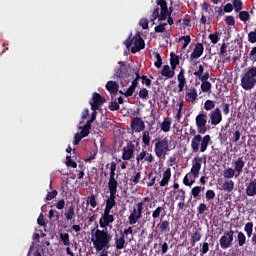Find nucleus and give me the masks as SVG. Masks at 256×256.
Wrapping results in <instances>:
<instances>
[{"mask_svg": "<svg viewBox=\"0 0 256 256\" xmlns=\"http://www.w3.org/2000/svg\"><path fill=\"white\" fill-rule=\"evenodd\" d=\"M205 197L207 201H213L215 199V191L214 190H207L205 193Z\"/></svg>", "mask_w": 256, "mask_h": 256, "instance_id": "e2e57ef3", "label": "nucleus"}, {"mask_svg": "<svg viewBox=\"0 0 256 256\" xmlns=\"http://www.w3.org/2000/svg\"><path fill=\"white\" fill-rule=\"evenodd\" d=\"M250 18L249 12L247 11H241L239 12V19L240 21H247Z\"/></svg>", "mask_w": 256, "mask_h": 256, "instance_id": "0e129e2a", "label": "nucleus"}, {"mask_svg": "<svg viewBox=\"0 0 256 256\" xmlns=\"http://www.w3.org/2000/svg\"><path fill=\"white\" fill-rule=\"evenodd\" d=\"M64 217L67 219V221H73V219L76 217L75 206L71 205L70 207L66 208Z\"/></svg>", "mask_w": 256, "mask_h": 256, "instance_id": "a878e982", "label": "nucleus"}, {"mask_svg": "<svg viewBox=\"0 0 256 256\" xmlns=\"http://www.w3.org/2000/svg\"><path fill=\"white\" fill-rule=\"evenodd\" d=\"M197 89L195 88H190L187 92H186V101H191V103H194V101L197 100Z\"/></svg>", "mask_w": 256, "mask_h": 256, "instance_id": "cd10ccee", "label": "nucleus"}, {"mask_svg": "<svg viewBox=\"0 0 256 256\" xmlns=\"http://www.w3.org/2000/svg\"><path fill=\"white\" fill-rule=\"evenodd\" d=\"M197 211H198L199 215H203L205 213V211H209V208L207 207V204L201 203L197 207Z\"/></svg>", "mask_w": 256, "mask_h": 256, "instance_id": "052dcab7", "label": "nucleus"}, {"mask_svg": "<svg viewBox=\"0 0 256 256\" xmlns=\"http://www.w3.org/2000/svg\"><path fill=\"white\" fill-rule=\"evenodd\" d=\"M225 23H226V25H228V27H233V25H235V17L226 16L225 17Z\"/></svg>", "mask_w": 256, "mask_h": 256, "instance_id": "69168bd1", "label": "nucleus"}, {"mask_svg": "<svg viewBox=\"0 0 256 256\" xmlns=\"http://www.w3.org/2000/svg\"><path fill=\"white\" fill-rule=\"evenodd\" d=\"M162 77H167L168 79H173L175 77V71H171V67L169 65H164L161 70Z\"/></svg>", "mask_w": 256, "mask_h": 256, "instance_id": "bb28decb", "label": "nucleus"}, {"mask_svg": "<svg viewBox=\"0 0 256 256\" xmlns=\"http://www.w3.org/2000/svg\"><path fill=\"white\" fill-rule=\"evenodd\" d=\"M211 87H213L211 82L204 81L201 83L200 89H201L202 93H211Z\"/></svg>", "mask_w": 256, "mask_h": 256, "instance_id": "c9c22d12", "label": "nucleus"}, {"mask_svg": "<svg viewBox=\"0 0 256 256\" xmlns=\"http://www.w3.org/2000/svg\"><path fill=\"white\" fill-rule=\"evenodd\" d=\"M176 193H177L176 196H175L176 201L179 200V199H180V201H185V199H186L185 190L178 189L176 191Z\"/></svg>", "mask_w": 256, "mask_h": 256, "instance_id": "de8ad7c7", "label": "nucleus"}, {"mask_svg": "<svg viewBox=\"0 0 256 256\" xmlns=\"http://www.w3.org/2000/svg\"><path fill=\"white\" fill-rule=\"evenodd\" d=\"M208 38L210 39L211 43H213V45H217V43H219L220 38L218 32L210 34Z\"/></svg>", "mask_w": 256, "mask_h": 256, "instance_id": "603ef678", "label": "nucleus"}, {"mask_svg": "<svg viewBox=\"0 0 256 256\" xmlns=\"http://www.w3.org/2000/svg\"><path fill=\"white\" fill-rule=\"evenodd\" d=\"M178 93H181L185 89V85H187V78H185V69H181L178 76Z\"/></svg>", "mask_w": 256, "mask_h": 256, "instance_id": "a211bd4d", "label": "nucleus"}, {"mask_svg": "<svg viewBox=\"0 0 256 256\" xmlns=\"http://www.w3.org/2000/svg\"><path fill=\"white\" fill-rule=\"evenodd\" d=\"M247 243V236H245V233L243 232H238L237 233V244L238 247H243Z\"/></svg>", "mask_w": 256, "mask_h": 256, "instance_id": "473e14b6", "label": "nucleus"}, {"mask_svg": "<svg viewBox=\"0 0 256 256\" xmlns=\"http://www.w3.org/2000/svg\"><path fill=\"white\" fill-rule=\"evenodd\" d=\"M203 163V158L202 157H195L192 160V168H191V172H193L194 174L199 175V171H201V165Z\"/></svg>", "mask_w": 256, "mask_h": 256, "instance_id": "4be33fe9", "label": "nucleus"}, {"mask_svg": "<svg viewBox=\"0 0 256 256\" xmlns=\"http://www.w3.org/2000/svg\"><path fill=\"white\" fill-rule=\"evenodd\" d=\"M165 27H167V23H161L154 28L155 33H165Z\"/></svg>", "mask_w": 256, "mask_h": 256, "instance_id": "13d9d810", "label": "nucleus"}, {"mask_svg": "<svg viewBox=\"0 0 256 256\" xmlns=\"http://www.w3.org/2000/svg\"><path fill=\"white\" fill-rule=\"evenodd\" d=\"M156 4L157 6L152 11L150 18V23H152V25H155V20L166 21L169 16V8L166 0H157Z\"/></svg>", "mask_w": 256, "mask_h": 256, "instance_id": "f03ea898", "label": "nucleus"}, {"mask_svg": "<svg viewBox=\"0 0 256 256\" xmlns=\"http://www.w3.org/2000/svg\"><path fill=\"white\" fill-rule=\"evenodd\" d=\"M135 155V144L128 142L127 145L122 149L123 161H131Z\"/></svg>", "mask_w": 256, "mask_h": 256, "instance_id": "1a4fd4ad", "label": "nucleus"}, {"mask_svg": "<svg viewBox=\"0 0 256 256\" xmlns=\"http://www.w3.org/2000/svg\"><path fill=\"white\" fill-rule=\"evenodd\" d=\"M244 231L247 237H251L253 235V222H248L244 226Z\"/></svg>", "mask_w": 256, "mask_h": 256, "instance_id": "79ce46f5", "label": "nucleus"}, {"mask_svg": "<svg viewBox=\"0 0 256 256\" xmlns=\"http://www.w3.org/2000/svg\"><path fill=\"white\" fill-rule=\"evenodd\" d=\"M138 95L140 99L147 101V99H149V90H147V88H141Z\"/></svg>", "mask_w": 256, "mask_h": 256, "instance_id": "a18cd8bd", "label": "nucleus"}, {"mask_svg": "<svg viewBox=\"0 0 256 256\" xmlns=\"http://www.w3.org/2000/svg\"><path fill=\"white\" fill-rule=\"evenodd\" d=\"M60 240L66 248L67 255L75 256L69 247L71 245V240L69 238V233H60Z\"/></svg>", "mask_w": 256, "mask_h": 256, "instance_id": "f3484780", "label": "nucleus"}, {"mask_svg": "<svg viewBox=\"0 0 256 256\" xmlns=\"http://www.w3.org/2000/svg\"><path fill=\"white\" fill-rule=\"evenodd\" d=\"M147 156V150H142L139 154H137L136 156V161H137V165H139V163H141V161H145V158Z\"/></svg>", "mask_w": 256, "mask_h": 256, "instance_id": "8fccbe9b", "label": "nucleus"}, {"mask_svg": "<svg viewBox=\"0 0 256 256\" xmlns=\"http://www.w3.org/2000/svg\"><path fill=\"white\" fill-rule=\"evenodd\" d=\"M235 173H237V172L233 168L225 169L224 173H223L224 179H233L235 177Z\"/></svg>", "mask_w": 256, "mask_h": 256, "instance_id": "ea45409f", "label": "nucleus"}, {"mask_svg": "<svg viewBox=\"0 0 256 256\" xmlns=\"http://www.w3.org/2000/svg\"><path fill=\"white\" fill-rule=\"evenodd\" d=\"M196 127L200 135H205L207 133V114L199 113L196 118Z\"/></svg>", "mask_w": 256, "mask_h": 256, "instance_id": "6e6552de", "label": "nucleus"}, {"mask_svg": "<svg viewBox=\"0 0 256 256\" xmlns=\"http://www.w3.org/2000/svg\"><path fill=\"white\" fill-rule=\"evenodd\" d=\"M154 65L157 69H161V66L163 65V58H161V54H156V61L154 62Z\"/></svg>", "mask_w": 256, "mask_h": 256, "instance_id": "4d7b16f0", "label": "nucleus"}, {"mask_svg": "<svg viewBox=\"0 0 256 256\" xmlns=\"http://www.w3.org/2000/svg\"><path fill=\"white\" fill-rule=\"evenodd\" d=\"M241 87L244 91L255 89L256 85V66L248 67L241 77Z\"/></svg>", "mask_w": 256, "mask_h": 256, "instance_id": "20e7f679", "label": "nucleus"}, {"mask_svg": "<svg viewBox=\"0 0 256 256\" xmlns=\"http://www.w3.org/2000/svg\"><path fill=\"white\" fill-rule=\"evenodd\" d=\"M233 189H235V182H233V180H225L222 184V191L226 193H231Z\"/></svg>", "mask_w": 256, "mask_h": 256, "instance_id": "c85d7f7f", "label": "nucleus"}, {"mask_svg": "<svg viewBox=\"0 0 256 256\" xmlns=\"http://www.w3.org/2000/svg\"><path fill=\"white\" fill-rule=\"evenodd\" d=\"M142 143L145 145V147H149V145H151V135L147 130L143 132Z\"/></svg>", "mask_w": 256, "mask_h": 256, "instance_id": "4c0bfd02", "label": "nucleus"}, {"mask_svg": "<svg viewBox=\"0 0 256 256\" xmlns=\"http://www.w3.org/2000/svg\"><path fill=\"white\" fill-rule=\"evenodd\" d=\"M66 165L67 167H72V169H77V162L71 159V156L66 157Z\"/></svg>", "mask_w": 256, "mask_h": 256, "instance_id": "6e6d98bb", "label": "nucleus"}, {"mask_svg": "<svg viewBox=\"0 0 256 256\" xmlns=\"http://www.w3.org/2000/svg\"><path fill=\"white\" fill-rule=\"evenodd\" d=\"M152 217H153V219H159V217H161V219H163V217H165V208H163L162 206H158L152 212Z\"/></svg>", "mask_w": 256, "mask_h": 256, "instance_id": "c756f323", "label": "nucleus"}, {"mask_svg": "<svg viewBox=\"0 0 256 256\" xmlns=\"http://www.w3.org/2000/svg\"><path fill=\"white\" fill-rule=\"evenodd\" d=\"M233 7H234V11L236 13H239V11H241L243 9V1H241V0H234L233 1Z\"/></svg>", "mask_w": 256, "mask_h": 256, "instance_id": "49530a36", "label": "nucleus"}, {"mask_svg": "<svg viewBox=\"0 0 256 256\" xmlns=\"http://www.w3.org/2000/svg\"><path fill=\"white\" fill-rule=\"evenodd\" d=\"M170 64L179 65V56L174 52L170 53Z\"/></svg>", "mask_w": 256, "mask_h": 256, "instance_id": "5fc2aeb1", "label": "nucleus"}, {"mask_svg": "<svg viewBox=\"0 0 256 256\" xmlns=\"http://www.w3.org/2000/svg\"><path fill=\"white\" fill-rule=\"evenodd\" d=\"M248 59L252 61V63H256V46L251 49Z\"/></svg>", "mask_w": 256, "mask_h": 256, "instance_id": "680f3d73", "label": "nucleus"}, {"mask_svg": "<svg viewBox=\"0 0 256 256\" xmlns=\"http://www.w3.org/2000/svg\"><path fill=\"white\" fill-rule=\"evenodd\" d=\"M115 222V216L113 214H102L99 225L101 229H105V227H109L111 223Z\"/></svg>", "mask_w": 256, "mask_h": 256, "instance_id": "4468645a", "label": "nucleus"}, {"mask_svg": "<svg viewBox=\"0 0 256 256\" xmlns=\"http://www.w3.org/2000/svg\"><path fill=\"white\" fill-rule=\"evenodd\" d=\"M246 195H247V197H255V195H256V178L250 180V182L246 184Z\"/></svg>", "mask_w": 256, "mask_h": 256, "instance_id": "412c9836", "label": "nucleus"}, {"mask_svg": "<svg viewBox=\"0 0 256 256\" xmlns=\"http://www.w3.org/2000/svg\"><path fill=\"white\" fill-rule=\"evenodd\" d=\"M57 195H58L57 190H53L51 192H48L47 195H46L45 200L46 201H53V199H55V197H57Z\"/></svg>", "mask_w": 256, "mask_h": 256, "instance_id": "bf43d9fd", "label": "nucleus"}, {"mask_svg": "<svg viewBox=\"0 0 256 256\" xmlns=\"http://www.w3.org/2000/svg\"><path fill=\"white\" fill-rule=\"evenodd\" d=\"M130 127L132 129V133H141V131H145V121L141 117H134L131 120Z\"/></svg>", "mask_w": 256, "mask_h": 256, "instance_id": "9d476101", "label": "nucleus"}, {"mask_svg": "<svg viewBox=\"0 0 256 256\" xmlns=\"http://www.w3.org/2000/svg\"><path fill=\"white\" fill-rule=\"evenodd\" d=\"M87 205H90L92 209H95V207H97V198L95 197V194H90L87 197Z\"/></svg>", "mask_w": 256, "mask_h": 256, "instance_id": "a19ab883", "label": "nucleus"}, {"mask_svg": "<svg viewBox=\"0 0 256 256\" xmlns=\"http://www.w3.org/2000/svg\"><path fill=\"white\" fill-rule=\"evenodd\" d=\"M129 225L137 224V208H133L130 216L128 217Z\"/></svg>", "mask_w": 256, "mask_h": 256, "instance_id": "58836bf2", "label": "nucleus"}, {"mask_svg": "<svg viewBox=\"0 0 256 256\" xmlns=\"http://www.w3.org/2000/svg\"><path fill=\"white\" fill-rule=\"evenodd\" d=\"M93 102H90L92 111H99V107L106 103L107 99L101 96L99 93L95 92L92 95Z\"/></svg>", "mask_w": 256, "mask_h": 256, "instance_id": "f8f14e48", "label": "nucleus"}, {"mask_svg": "<svg viewBox=\"0 0 256 256\" xmlns=\"http://www.w3.org/2000/svg\"><path fill=\"white\" fill-rule=\"evenodd\" d=\"M113 236L109 234L107 229L99 230L97 229L95 232V238H92V243L94 245V249L96 251H103L104 249H109V243H111V239Z\"/></svg>", "mask_w": 256, "mask_h": 256, "instance_id": "f257e3e1", "label": "nucleus"}, {"mask_svg": "<svg viewBox=\"0 0 256 256\" xmlns=\"http://www.w3.org/2000/svg\"><path fill=\"white\" fill-rule=\"evenodd\" d=\"M160 129L164 133H169L171 131V118H164V121L162 122Z\"/></svg>", "mask_w": 256, "mask_h": 256, "instance_id": "7c9ffc66", "label": "nucleus"}, {"mask_svg": "<svg viewBox=\"0 0 256 256\" xmlns=\"http://www.w3.org/2000/svg\"><path fill=\"white\" fill-rule=\"evenodd\" d=\"M205 51V46H203V43H196L193 52L190 54V61H195V59H199L203 55V52Z\"/></svg>", "mask_w": 256, "mask_h": 256, "instance_id": "2eb2a0df", "label": "nucleus"}, {"mask_svg": "<svg viewBox=\"0 0 256 256\" xmlns=\"http://www.w3.org/2000/svg\"><path fill=\"white\" fill-rule=\"evenodd\" d=\"M201 228H198L194 233H192L191 238H190V245L191 247H195L199 241H201Z\"/></svg>", "mask_w": 256, "mask_h": 256, "instance_id": "5701e85b", "label": "nucleus"}, {"mask_svg": "<svg viewBox=\"0 0 256 256\" xmlns=\"http://www.w3.org/2000/svg\"><path fill=\"white\" fill-rule=\"evenodd\" d=\"M117 187H119V185L108 186L109 193H110L108 200L115 201V199H117Z\"/></svg>", "mask_w": 256, "mask_h": 256, "instance_id": "2f4dec72", "label": "nucleus"}, {"mask_svg": "<svg viewBox=\"0 0 256 256\" xmlns=\"http://www.w3.org/2000/svg\"><path fill=\"white\" fill-rule=\"evenodd\" d=\"M141 81H142V85H146V87H151V79H149V77H147L146 75H142L141 76Z\"/></svg>", "mask_w": 256, "mask_h": 256, "instance_id": "338daca9", "label": "nucleus"}, {"mask_svg": "<svg viewBox=\"0 0 256 256\" xmlns=\"http://www.w3.org/2000/svg\"><path fill=\"white\" fill-rule=\"evenodd\" d=\"M191 195L194 197V199H197L199 195H201V186H195L191 190Z\"/></svg>", "mask_w": 256, "mask_h": 256, "instance_id": "3c124183", "label": "nucleus"}, {"mask_svg": "<svg viewBox=\"0 0 256 256\" xmlns=\"http://www.w3.org/2000/svg\"><path fill=\"white\" fill-rule=\"evenodd\" d=\"M197 177H199V174L190 171L184 176L183 184L186 185V187H191L195 183Z\"/></svg>", "mask_w": 256, "mask_h": 256, "instance_id": "6ab92c4d", "label": "nucleus"}, {"mask_svg": "<svg viewBox=\"0 0 256 256\" xmlns=\"http://www.w3.org/2000/svg\"><path fill=\"white\" fill-rule=\"evenodd\" d=\"M119 67L114 70V79H119L121 85H123V81H127L131 74H129V67H127V63L120 61L118 62Z\"/></svg>", "mask_w": 256, "mask_h": 256, "instance_id": "423d86ee", "label": "nucleus"}, {"mask_svg": "<svg viewBox=\"0 0 256 256\" xmlns=\"http://www.w3.org/2000/svg\"><path fill=\"white\" fill-rule=\"evenodd\" d=\"M149 182H147V187H153L157 181V176H154L153 172L148 174Z\"/></svg>", "mask_w": 256, "mask_h": 256, "instance_id": "09e8293b", "label": "nucleus"}, {"mask_svg": "<svg viewBox=\"0 0 256 256\" xmlns=\"http://www.w3.org/2000/svg\"><path fill=\"white\" fill-rule=\"evenodd\" d=\"M153 143H155L154 153L156 157L158 159H165L168 151H171V149H169V139L167 137H165L164 139L155 138L153 140Z\"/></svg>", "mask_w": 256, "mask_h": 256, "instance_id": "39448f33", "label": "nucleus"}, {"mask_svg": "<svg viewBox=\"0 0 256 256\" xmlns=\"http://www.w3.org/2000/svg\"><path fill=\"white\" fill-rule=\"evenodd\" d=\"M113 185H119V182L117 181V179H115V171L110 170L108 186H113Z\"/></svg>", "mask_w": 256, "mask_h": 256, "instance_id": "c03bdc74", "label": "nucleus"}, {"mask_svg": "<svg viewBox=\"0 0 256 256\" xmlns=\"http://www.w3.org/2000/svg\"><path fill=\"white\" fill-rule=\"evenodd\" d=\"M169 181H171V168H167L163 172V178L160 181V187H166V185H169Z\"/></svg>", "mask_w": 256, "mask_h": 256, "instance_id": "b1692460", "label": "nucleus"}, {"mask_svg": "<svg viewBox=\"0 0 256 256\" xmlns=\"http://www.w3.org/2000/svg\"><path fill=\"white\" fill-rule=\"evenodd\" d=\"M204 109L205 111H213V109L215 110V101L206 100L204 103Z\"/></svg>", "mask_w": 256, "mask_h": 256, "instance_id": "37998d69", "label": "nucleus"}, {"mask_svg": "<svg viewBox=\"0 0 256 256\" xmlns=\"http://www.w3.org/2000/svg\"><path fill=\"white\" fill-rule=\"evenodd\" d=\"M234 235L235 231L233 230H228L224 232V234L219 239V245L221 249L225 250L233 247Z\"/></svg>", "mask_w": 256, "mask_h": 256, "instance_id": "0eeeda50", "label": "nucleus"}, {"mask_svg": "<svg viewBox=\"0 0 256 256\" xmlns=\"http://www.w3.org/2000/svg\"><path fill=\"white\" fill-rule=\"evenodd\" d=\"M108 109L110 111H119L120 109V106H119V103H117V100H112L108 106Z\"/></svg>", "mask_w": 256, "mask_h": 256, "instance_id": "864d4df0", "label": "nucleus"}, {"mask_svg": "<svg viewBox=\"0 0 256 256\" xmlns=\"http://www.w3.org/2000/svg\"><path fill=\"white\" fill-rule=\"evenodd\" d=\"M116 249H125V236L122 235L119 238H115Z\"/></svg>", "mask_w": 256, "mask_h": 256, "instance_id": "f704fd0d", "label": "nucleus"}, {"mask_svg": "<svg viewBox=\"0 0 256 256\" xmlns=\"http://www.w3.org/2000/svg\"><path fill=\"white\" fill-rule=\"evenodd\" d=\"M159 227H160L161 233H169V231H171L168 220L161 221V223L159 224Z\"/></svg>", "mask_w": 256, "mask_h": 256, "instance_id": "e433bc0d", "label": "nucleus"}, {"mask_svg": "<svg viewBox=\"0 0 256 256\" xmlns=\"http://www.w3.org/2000/svg\"><path fill=\"white\" fill-rule=\"evenodd\" d=\"M139 87V80L133 79L131 86L127 89V91L124 93L126 97H133V93H135V89Z\"/></svg>", "mask_w": 256, "mask_h": 256, "instance_id": "393cba45", "label": "nucleus"}, {"mask_svg": "<svg viewBox=\"0 0 256 256\" xmlns=\"http://www.w3.org/2000/svg\"><path fill=\"white\" fill-rule=\"evenodd\" d=\"M234 171L237 173L235 177H239L241 173H243V167H245V162L243 161V157L237 158L234 162Z\"/></svg>", "mask_w": 256, "mask_h": 256, "instance_id": "aec40b11", "label": "nucleus"}, {"mask_svg": "<svg viewBox=\"0 0 256 256\" xmlns=\"http://www.w3.org/2000/svg\"><path fill=\"white\" fill-rule=\"evenodd\" d=\"M211 143V135L207 134L204 137L201 134H197V136L193 137L191 140V149L192 153H205L209 144Z\"/></svg>", "mask_w": 256, "mask_h": 256, "instance_id": "7ed1b4c3", "label": "nucleus"}, {"mask_svg": "<svg viewBox=\"0 0 256 256\" xmlns=\"http://www.w3.org/2000/svg\"><path fill=\"white\" fill-rule=\"evenodd\" d=\"M145 206V204L143 202H139L137 204V208H136V223L139 222V220L143 217V207Z\"/></svg>", "mask_w": 256, "mask_h": 256, "instance_id": "72a5a7b5", "label": "nucleus"}, {"mask_svg": "<svg viewBox=\"0 0 256 256\" xmlns=\"http://www.w3.org/2000/svg\"><path fill=\"white\" fill-rule=\"evenodd\" d=\"M209 117L211 125H219L223 121V114L218 107L209 113Z\"/></svg>", "mask_w": 256, "mask_h": 256, "instance_id": "ddd939ff", "label": "nucleus"}, {"mask_svg": "<svg viewBox=\"0 0 256 256\" xmlns=\"http://www.w3.org/2000/svg\"><path fill=\"white\" fill-rule=\"evenodd\" d=\"M134 46L131 48V53H139L142 49H145V40L141 37L140 33H136L133 37Z\"/></svg>", "mask_w": 256, "mask_h": 256, "instance_id": "9b49d317", "label": "nucleus"}, {"mask_svg": "<svg viewBox=\"0 0 256 256\" xmlns=\"http://www.w3.org/2000/svg\"><path fill=\"white\" fill-rule=\"evenodd\" d=\"M249 43H256V31H251L248 33Z\"/></svg>", "mask_w": 256, "mask_h": 256, "instance_id": "774afa93", "label": "nucleus"}, {"mask_svg": "<svg viewBox=\"0 0 256 256\" xmlns=\"http://www.w3.org/2000/svg\"><path fill=\"white\" fill-rule=\"evenodd\" d=\"M106 91L110 93L111 97H115L119 93V84L113 80L108 81L106 83Z\"/></svg>", "mask_w": 256, "mask_h": 256, "instance_id": "dca6fc26", "label": "nucleus"}]
</instances>
